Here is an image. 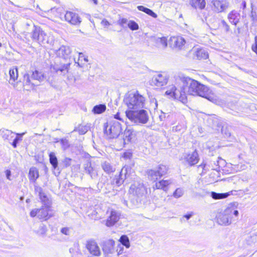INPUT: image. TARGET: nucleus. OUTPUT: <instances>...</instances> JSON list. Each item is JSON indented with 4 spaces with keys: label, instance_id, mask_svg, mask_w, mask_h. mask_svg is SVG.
Returning <instances> with one entry per match:
<instances>
[{
    "label": "nucleus",
    "instance_id": "1",
    "mask_svg": "<svg viewBox=\"0 0 257 257\" xmlns=\"http://www.w3.org/2000/svg\"><path fill=\"white\" fill-rule=\"evenodd\" d=\"M175 78L177 84L179 81H181L183 85H188V92L189 94L205 98L217 104H220L221 103V100L207 86L199 82L188 77H185L182 74L176 75Z\"/></svg>",
    "mask_w": 257,
    "mask_h": 257
},
{
    "label": "nucleus",
    "instance_id": "2",
    "mask_svg": "<svg viewBox=\"0 0 257 257\" xmlns=\"http://www.w3.org/2000/svg\"><path fill=\"white\" fill-rule=\"evenodd\" d=\"M238 211L232 204H230L224 210L219 212L217 216V222L221 225L227 226L231 224L232 221L236 220Z\"/></svg>",
    "mask_w": 257,
    "mask_h": 257
},
{
    "label": "nucleus",
    "instance_id": "3",
    "mask_svg": "<svg viewBox=\"0 0 257 257\" xmlns=\"http://www.w3.org/2000/svg\"><path fill=\"white\" fill-rule=\"evenodd\" d=\"M123 102L128 110H135L144 107L145 98L138 91L131 92L125 95Z\"/></svg>",
    "mask_w": 257,
    "mask_h": 257
},
{
    "label": "nucleus",
    "instance_id": "4",
    "mask_svg": "<svg viewBox=\"0 0 257 257\" xmlns=\"http://www.w3.org/2000/svg\"><path fill=\"white\" fill-rule=\"evenodd\" d=\"M184 86L181 81H179L177 84L175 79V84L169 85L167 87L165 94L170 98L179 100L185 103L187 102V96L184 90Z\"/></svg>",
    "mask_w": 257,
    "mask_h": 257
},
{
    "label": "nucleus",
    "instance_id": "5",
    "mask_svg": "<svg viewBox=\"0 0 257 257\" xmlns=\"http://www.w3.org/2000/svg\"><path fill=\"white\" fill-rule=\"evenodd\" d=\"M126 117L137 125L144 124L148 122L149 115L148 111L142 108L125 111Z\"/></svg>",
    "mask_w": 257,
    "mask_h": 257
},
{
    "label": "nucleus",
    "instance_id": "6",
    "mask_svg": "<svg viewBox=\"0 0 257 257\" xmlns=\"http://www.w3.org/2000/svg\"><path fill=\"white\" fill-rule=\"evenodd\" d=\"M31 38L33 41L42 44L52 45L54 42V37L52 33H47L40 27L35 26H34Z\"/></svg>",
    "mask_w": 257,
    "mask_h": 257
},
{
    "label": "nucleus",
    "instance_id": "7",
    "mask_svg": "<svg viewBox=\"0 0 257 257\" xmlns=\"http://www.w3.org/2000/svg\"><path fill=\"white\" fill-rule=\"evenodd\" d=\"M121 131V124L116 120H112L104 126V134L109 139L117 138Z\"/></svg>",
    "mask_w": 257,
    "mask_h": 257
},
{
    "label": "nucleus",
    "instance_id": "8",
    "mask_svg": "<svg viewBox=\"0 0 257 257\" xmlns=\"http://www.w3.org/2000/svg\"><path fill=\"white\" fill-rule=\"evenodd\" d=\"M131 194L138 197H142L147 193V189L141 181L135 182L130 188Z\"/></svg>",
    "mask_w": 257,
    "mask_h": 257
},
{
    "label": "nucleus",
    "instance_id": "9",
    "mask_svg": "<svg viewBox=\"0 0 257 257\" xmlns=\"http://www.w3.org/2000/svg\"><path fill=\"white\" fill-rule=\"evenodd\" d=\"M168 80L169 77L165 73H158L153 76L150 84L153 86L161 88L167 84Z\"/></svg>",
    "mask_w": 257,
    "mask_h": 257
},
{
    "label": "nucleus",
    "instance_id": "10",
    "mask_svg": "<svg viewBox=\"0 0 257 257\" xmlns=\"http://www.w3.org/2000/svg\"><path fill=\"white\" fill-rule=\"evenodd\" d=\"M10 79L9 83L17 90H20L22 89V83L21 81H17L18 78V71L16 67H13L9 71Z\"/></svg>",
    "mask_w": 257,
    "mask_h": 257
},
{
    "label": "nucleus",
    "instance_id": "11",
    "mask_svg": "<svg viewBox=\"0 0 257 257\" xmlns=\"http://www.w3.org/2000/svg\"><path fill=\"white\" fill-rule=\"evenodd\" d=\"M169 43L173 48L181 50L184 48L186 40L182 36H173L170 38Z\"/></svg>",
    "mask_w": 257,
    "mask_h": 257
},
{
    "label": "nucleus",
    "instance_id": "12",
    "mask_svg": "<svg viewBox=\"0 0 257 257\" xmlns=\"http://www.w3.org/2000/svg\"><path fill=\"white\" fill-rule=\"evenodd\" d=\"M86 247L90 253L93 256H100L101 251L100 248L94 240H90L88 241L87 242Z\"/></svg>",
    "mask_w": 257,
    "mask_h": 257
},
{
    "label": "nucleus",
    "instance_id": "13",
    "mask_svg": "<svg viewBox=\"0 0 257 257\" xmlns=\"http://www.w3.org/2000/svg\"><path fill=\"white\" fill-rule=\"evenodd\" d=\"M213 9L216 12H224L229 6V3L226 1L214 0L212 1Z\"/></svg>",
    "mask_w": 257,
    "mask_h": 257
},
{
    "label": "nucleus",
    "instance_id": "14",
    "mask_svg": "<svg viewBox=\"0 0 257 257\" xmlns=\"http://www.w3.org/2000/svg\"><path fill=\"white\" fill-rule=\"evenodd\" d=\"M184 159L190 166H193L196 164L199 160L198 154L196 151L191 153L185 154L184 156Z\"/></svg>",
    "mask_w": 257,
    "mask_h": 257
},
{
    "label": "nucleus",
    "instance_id": "15",
    "mask_svg": "<svg viewBox=\"0 0 257 257\" xmlns=\"http://www.w3.org/2000/svg\"><path fill=\"white\" fill-rule=\"evenodd\" d=\"M66 21L72 25H77L80 23V18L78 15L72 12H67L64 15Z\"/></svg>",
    "mask_w": 257,
    "mask_h": 257
},
{
    "label": "nucleus",
    "instance_id": "16",
    "mask_svg": "<svg viewBox=\"0 0 257 257\" xmlns=\"http://www.w3.org/2000/svg\"><path fill=\"white\" fill-rule=\"evenodd\" d=\"M173 183L172 179L162 180L156 183L153 186L154 189H162L164 191L167 192L168 190L170 185Z\"/></svg>",
    "mask_w": 257,
    "mask_h": 257
},
{
    "label": "nucleus",
    "instance_id": "17",
    "mask_svg": "<svg viewBox=\"0 0 257 257\" xmlns=\"http://www.w3.org/2000/svg\"><path fill=\"white\" fill-rule=\"evenodd\" d=\"M119 219V213L115 210H111L110 214L106 221L105 225L108 227L112 226L118 221Z\"/></svg>",
    "mask_w": 257,
    "mask_h": 257
},
{
    "label": "nucleus",
    "instance_id": "18",
    "mask_svg": "<svg viewBox=\"0 0 257 257\" xmlns=\"http://www.w3.org/2000/svg\"><path fill=\"white\" fill-rule=\"evenodd\" d=\"M84 168L86 171V173L88 174L92 179H95L97 177V170L92 166L91 162L87 161L84 164Z\"/></svg>",
    "mask_w": 257,
    "mask_h": 257
},
{
    "label": "nucleus",
    "instance_id": "19",
    "mask_svg": "<svg viewBox=\"0 0 257 257\" xmlns=\"http://www.w3.org/2000/svg\"><path fill=\"white\" fill-rule=\"evenodd\" d=\"M71 53L70 48L67 46H62L57 51V55L64 59H67L69 57Z\"/></svg>",
    "mask_w": 257,
    "mask_h": 257
},
{
    "label": "nucleus",
    "instance_id": "20",
    "mask_svg": "<svg viewBox=\"0 0 257 257\" xmlns=\"http://www.w3.org/2000/svg\"><path fill=\"white\" fill-rule=\"evenodd\" d=\"M50 211V206L46 205L43 206L42 208L38 209V218L40 219L47 220L49 217V211Z\"/></svg>",
    "mask_w": 257,
    "mask_h": 257
},
{
    "label": "nucleus",
    "instance_id": "21",
    "mask_svg": "<svg viewBox=\"0 0 257 257\" xmlns=\"http://www.w3.org/2000/svg\"><path fill=\"white\" fill-rule=\"evenodd\" d=\"M155 45L160 49H165L167 46V41L166 37H155L153 39Z\"/></svg>",
    "mask_w": 257,
    "mask_h": 257
},
{
    "label": "nucleus",
    "instance_id": "22",
    "mask_svg": "<svg viewBox=\"0 0 257 257\" xmlns=\"http://www.w3.org/2000/svg\"><path fill=\"white\" fill-rule=\"evenodd\" d=\"M114 244V241L112 240H109L105 242L102 248L103 251L105 254L108 255L112 253L113 252Z\"/></svg>",
    "mask_w": 257,
    "mask_h": 257
},
{
    "label": "nucleus",
    "instance_id": "23",
    "mask_svg": "<svg viewBox=\"0 0 257 257\" xmlns=\"http://www.w3.org/2000/svg\"><path fill=\"white\" fill-rule=\"evenodd\" d=\"M24 89L26 90H29L34 88V85L31 82L29 75L28 74H25L24 75L23 84H22Z\"/></svg>",
    "mask_w": 257,
    "mask_h": 257
},
{
    "label": "nucleus",
    "instance_id": "24",
    "mask_svg": "<svg viewBox=\"0 0 257 257\" xmlns=\"http://www.w3.org/2000/svg\"><path fill=\"white\" fill-rule=\"evenodd\" d=\"M193 51L194 57L198 59H206L208 58V53L204 49L195 48Z\"/></svg>",
    "mask_w": 257,
    "mask_h": 257
},
{
    "label": "nucleus",
    "instance_id": "25",
    "mask_svg": "<svg viewBox=\"0 0 257 257\" xmlns=\"http://www.w3.org/2000/svg\"><path fill=\"white\" fill-rule=\"evenodd\" d=\"M190 5L195 9L203 10L206 6L205 0H190Z\"/></svg>",
    "mask_w": 257,
    "mask_h": 257
},
{
    "label": "nucleus",
    "instance_id": "26",
    "mask_svg": "<svg viewBox=\"0 0 257 257\" xmlns=\"http://www.w3.org/2000/svg\"><path fill=\"white\" fill-rule=\"evenodd\" d=\"M135 133L132 129L126 128L123 134L124 142L125 143L131 142L135 138Z\"/></svg>",
    "mask_w": 257,
    "mask_h": 257
},
{
    "label": "nucleus",
    "instance_id": "27",
    "mask_svg": "<svg viewBox=\"0 0 257 257\" xmlns=\"http://www.w3.org/2000/svg\"><path fill=\"white\" fill-rule=\"evenodd\" d=\"M131 168L128 166H124L122 169L119 174V179L116 182L117 184L122 183L124 180L125 179L128 175V173L131 172Z\"/></svg>",
    "mask_w": 257,
    "mask_h": 257
},
{
    "label": "nucleus",
    "instance_id": "28",
    "mask_svg": "<svg viewBox=\"0 0 257 257\" xmlns=\"http://www.w3.org/2000/svg\"><path fill=\"white\" fill-rule=\"evenodd\" d=\"M228 19L231 24L236 25L239 22L240 15L237 12L232 11L228 15Z\"/></svg>",
    "mask_w": 257,
    "mask_h": 257
},
{
    "label": "nucleus",
    "instance_id": "29",
    "mask_svg": "<svg viewBox=\"0 0 257 257\" xmlns=\"http://www.w3.org/2000/svg\"><path fill=\"white\" fill-rule=\"evenodd\" d=\"M70 63L64 64L63 65L55 64L53 66V69L56 72H60L63 74L67 73L69 70Z\"/></svg>",
    "mask_w": 257,
    "mask_h": 257
},
{
    "label": "nucleus",
    "instance_id": "30",
    "mask_svg": "<svg viewBox=\"0 0 257 257\" xmlns=\"http://www.w3.org/2000/svg\"><path fill=\"white\" fill-rule=\"evenodd\" d=\"M28 176L30 181L35 182L39 176L38 169L35 167L31 168Z\"/></svg>",
    "mask_w": 257,
    "mask_h": 257
},
{
    "label": "nucleus",
    "instance_id": "31",
    "mask_svg": "<svg viewBox=\"0 0 257 257\" xmlns=\"http://www.w3.org/2000/svg\"><path fill=\"white\" fill-rule=\"evenodd\" d=\"M101 167L103 171L107 174L112 173L115 171V168L113 167L109 163L104 162L101 164Z\"/></svg>",
    "mask_w": 257,
    "mask_h": 257
},
{
    "label": "nucleus",
    "instance_id": "32",
    "mask_svg": "<svg viewBox=\"0 0 257 257\" xmlns=\"http://www.w3.org/2000/svg\"><path fill=\"white\" fill-rule=\"evenodd\" d=\"M158 173V171L156 168L150 170L148 171V177L152 180L156 181L158 179L159 177H161L160 175Z\"/></svg>",
    "mask_w": 257,
    "mask_h": 257
},
{
    "label": "nucleus",
    "instance_id": "33",
    "mask_svg": "<svg viewBox=\"0 0 257 257\" xmlns=\"http://www.w3.org/2000/svg\"><path fill=\"white\" fill-rule=\"evenodd\" d=\"M32 78L35 80H38L41 82L44 79V75L41 72L37 70L32 71Z\"/></svg>",
    "mask_w": 257,
    "mask_h": 257
},
{
    "label": "nucleus",
    "instance_id": "34",
    "mask_svg": "<svg viewBox=\"0 0 257 257\" xmlns=\"http://www.w3.org/2000/svg\"><path fill=\"white\" fill-rule=\"evenodd\" d=\"M186 127V123L185 122H182L180 123H178V124L176 126H173L172 131L173 133L184 132L185 131Z\"/></svg>",
    "mask_w": 257,
    "mask_h": 257
},
{
    "label": "nucleus",
    "instance_id": "35",
    "mask_svg": "<svg viewBox=\"0 0 257 257\" xmlns=\"http://www.w3.org/2000/svg\"><path fill=\"white\" fill-rule=\"evenodd\" d=\"M137 8L139 11L144 12L154 18H156L157 17V15L153 12V11L143 6H139Z\"/></svg>",
    "mask_w": 257,
    "mask_h": 257
},
{
    "label": "nucleus",
    "instance_id": "36",
    "mask_svg": "<svg viewBox=\"0 0 257 257\" xmlns=\"http://www.w3.org/2000/svg\"><path fill=\"white\" fill-rule=\"evenodd\" d=\"M39 196L41 201L44 203V205L50 206V201L47 196L42 191L41 188H39Z\"/></svg>",
    "mask_w": 257,
    "mask_h": 257
},
{
    "label": "nucleus",
    "instance_id": "37",
    "mask_svg": "<svg viewBox=\"0 0 257 257\" xmlns=\"http://www.w3.org/2000/svg\"><path fill=\"white\" fill-rule=\"evenodd\" d=\"M106 109V106L104 104H99L94 106L93 112L95 114H100L103 112Z\"/></svg>",
    "mask_w": 257,
    "mask_h": 257
},
{
    "label": "nucleus",
    "instance_id": "38",
    "mask_svg": "<svg viewBox=\"0 0 257 257\" xmlns=\"http://www.w3.org/2000/svg\"><path fill=\"white\" fill-rule=\"evenodd\" d=\"M50 162L54 168H56L58 165L57 159L55 154L53 152H51L49 154Z\"/></svg>",
    "mask_w": 257,
    "mask_h": 257
},
{
    "label": "nucleus",
    "instance_id": "39",
    "mask_svg": "<svg viewBox=\"0 0 257 257\" xmlns=\"http://www.w3.org/2000/svg\"><path fill=\"white\" fill-rule=\"evenodd\" d=\"M78 62L77 63L79 67H82L84 64L82 61H84L85 62H87L88 61V57L87 56H85L82 53H78Z\"/></svg>",
    "mask_w": 257,
    "mask_h": 257
},
{
    "label": "nucleus",
    "instance_id": "40",
    "mask_svg": "<svg viewBox=\"0 0 257 257\" xmlns=\"http://www.w3.org/2000/svg\"><path fill=\"white\" fill-rule=\"evenodd\" d=\"M120 243L126 248H129L130 246V240L126 235H122L119 239Z\"/></svg>",
    "mask_w": 257,
    "mask_h": 257
},
{
    "label": "nucleus",
    "instance_id": "41",
    "mask_svg": "<svg viewBox=\"0 0 257 257\" xmlns=\"http://www.w3.org/2000/svg\"><path fill=\"white\" fill-rule=\"evenodd\" d=\"M156 169L158 171V173L160 174L161 177L167 173L168 168L165 165H160L156 168Z\"/></svg>",
    "mask_w": 257,
    "mask_h": 257
},
{
    "label": "nucleus",
    "instance_id": "42",
    "mask_svg": "<svg viewBox=\"0 0 257 257\" xmlns=\"http://www.w3.org/2000/svg\"><path fill=\"white\" fill-rule=\"evenodd\" d=\"M228 196L227 193H217L216 192H211V197L214 199H220L225 198Z\"/></svg>",
    "mask_w": 257,
    "mask_h": 257
},
{
    "label": "nucleus",
    "instance_id": "43",
    "mask_svg": "<svg viewBox=\"0 0 257 257\" xmlns=\"http://www.w3.org/2000/svg\"><path fill=\"white\" fill-rule=\"evenodd\" d=\"M26 134V133H23L22 134L16 133V138L14 139L12 143V146L14 148H16L17 146V144L19 141H22V137Z\"/></svg>",
    "mask_w": 257,
    "mask_h": 257
},
{
    "label": "nucleus",
    "instance_id": "44",
    "mask_svg": "<svg viewBox=\"0 0 257 257\" xmlns=\"http://www.w3.org/2000/svg\"><path fill=\"white\" fill-rule=\"evenodd\" d=\"M246 241L248 244L257 242V232L251 234L246 238Z\"/></svg>",
    "mask_w": 257,
    "mask_h": 257
},
{
    "label": "nucleus",
    "instance_id": "45",
    "mask_svg": "<svg viewBox=\"0 0 257 257\" xmlns=\"http://www.w3.org/2000/svg\"><path fill=\"white\" fill-rule=\"evenodd\" d=\"M184 189L182 188H178L173 193V196L176 198L181 197L184 194Z\"/></svg>",
    "mask_w": 257,
    "mask_h": 257
},
{
    "label": "nucleus",
    "instance_id": "46",
    "mask_svg": "<svg viewBox=\"0 0 257 257\" xmlns=\"http://www.w3.org/2000/svg\"><path fill=\"white\" fill-rule=\"evenodd\" d=\"M89 126L88 125H79L77 128V131L80 135H84L88 132Z\"/></svg>",
    "mask_w": 257,
    "mask_h": 257
},
{
    "label": "nucleus",
    "instance_id": "47",
    "mask_svg": "<svg viewBox=\"0 0 257 257\" xmlns=\"http://www.w3.org/2000/svg\"><path fill=\"white\" fill-rule=\"evenodd\" d=\"M127 26L131 30L133 31L137 30L139 29L138 24L133 21H129L127 23Z\"/></svg>",
    "mask_w": 257,
    "mask_h": 257
},
{
    "label": "nucleus",
    "instance_id": "48",
    "mask_svg": "<svg viewBox=\"0 0 257 257\" xmlns=\"http://www.w3.org/2000/svg\"><path fill=\"white\" fill-rule=\"evenodd\" d=\"M46 226L44 224H41L38 230L37 231V233L40 235H44L46 234Z\"/></svg>",
    "mask_w": 257,
    "mask_h": 257
},
{
    "label": "nucleus",
    "instance_id": "49",
    "mask_svg": "<svg viewBox=\"0 0 257 257\" xmlns=\"http://www.w3.org/2000/svg\"><path fill=\"white\" fill-rule=\"evenodd\" d=\"M13 134H14V133L13 132H12L11 131L7 130L3 132V138L4 140H9V136H10L11 135H12Z\"/></svg>",
    "mask_w": 257,
    "mask_h": 257
},
{
    "label": "nucleus",
    "instance_id": "50",
    "mask_svg": "<svg viewBox=\"0 0 257 257\" xmlns=\"http://www.w3.org/2000/svg\"><path fill=\"white\" fill-rule=\"evenodd\" d=\"M128 21L127 20V19H125V18H120L118 21H117V24L119 25V26H120L121 27H123V28H124V25L125 24H127Z\"/></svg>",
    "mask_w": 257,
    "mask_h": 257
},
{
    "label": "nucleus",
    "instance_id": "51",
    "mask_svg": "<svg viewBox=\"0 0 257 257\" xmlns=\"http://www.w3.org/2000/svg\"><path fill=\"white\" fill-rule=\"evenodd\" d=\"M60 142L63 149L65 150L68 148L69 145L67 140L65 139H62L60 140Z\"/></svg>",
    "mask_w": 257,
    "mask_h": 257
},
{
    "label": "nucleus",
    "instance_id": "52",
    "mask_svg": "<svg viewBox=\"0 0 257 257\" xmlns=\"http://www.w3.org/2000/svg\"><path fill=\"white\" fill-rule=\"evenodd\" d=\"M222 133L227 138L230 137L231 133L229 131L227 127H222L221 129Z\"/></svg>",
    "mask_w": 257,
    "mask_h": 257
},
{
    "label": "nucleus",
    "instance_id": "53",
    "mask_svg": "<svg viewBox=\"0 0 257 257\" xmlns=\"http://www.w3.org/2000/svg\"><path fill=\"white\" fill-rule=\"evenodd\" d=\"M5 175H6V177L7 178V179L10 181H11L12 180V173H11V171L9 169H7L5 171Z\"/></svg>",
    "mask_w": 257,
    "mask_h": 257
},
{
    "label": "nucleus",
    "instance_id": "54",
    "mask_svg": "<svg viewBox=\"0 0 257 257\" xmlns=\"http://www.w3.org/2000/svg\"><path fill=\"white\" fill-rule=\"evenodd\" d=\"M251 49L257 54V36L254 38V43L252 45Z\"/></svg>",
    "mask_w": 257,
    "mask_h": 257
},
{
    "label": "nucleus",
    "instance_id": "55",
    "mask_svg": "<svg viewBox=\"0 0 257 257\" xmlns=\"http://www.w3.org/2000/svg\"><path fill=\"white\" fill-rule=\"evenodd\" d=\"M221 25L222 26L223 28L226 32H228L229 30V27L228 24L226 23L224 20L221 21Z\"/></svg>",
    "mask_w": 257,
    "mask_h": 257
},
{
    "label": "nucleus",
    "instance_id": "56",
    "mask_svg": "<svg viewBox=\"0 0 257 257\" xmlns=\"http://www.w3.org/2000/svg\"><path fill=\"white\" fill-rule=\"evenodd\" d=\"M61 232L62 233H63L64 234L69 235L70 229L68 227H64L61 229Z\"/></svg>",
    "mask_w": 257,
    "mask_h": 257
},
{
    "label": "nucleus",
    "instance_id": "57",
    "mask_svg": "<svg viewBox=\"0 0 257 257\" xmlns=\"http://www.w3.org/2000/svg\"><path fill=\"white\" fill-rule=\"evenodd\" d=\"M38 209H34L30 212V216L34 217L37 215L38 217Z\"/></svg>",
    "mask_w": 257,
    "mask_h": 257
},
{
    "label": "nucleus",
    "instance_id": "58",
    "mask_svg": "<svg viewBox=\"0 0 257 257\" xmlns=\"http://www.w3.org/2000/svg\"><path fill=\"white\" fill-rule=\"evenodd\" d=\"M101 24L104 28H108L110 25V24L105 19H103Z\"/></svg>",
    "mask_w": 257,
    "mask_h": 257
},
{
    "label": "nucleus",
    "instance_id": "59",
    "mask_svg": "<svg viewBox=\"0 0 257 257\" xmlns=\"http://www.w3.org/2000/svg\"><path fill=\"white\" fill-rule=\"evenodd\" d=\"M193 214V213L192 212L190 214L184 215L183 217H185L187 220H189L192 216Z\"/></svg>",
    "mask_w": 257,
    "mask_h": 257
},
{
    "label": "nucleus",
    "instance_id": "60",
    "mask_svg": "<svg viewBox=\"0 0 257 257\" xmlns=\"http://www.w3.org/2000/svg\"><path fill=\"white\" fill-rule=\"evenodd\" d=\"M114 118L120 120H122V119L121 118H120V114L118 112L114 115Z\"/></svg>",
    "mask_w": 257,
    "mask_h": 257
},
{
    "label": "nucleus",
    "instance_id": "61",
    "mask_svg": "<svg viewBox=\"0 0 257 257\" xmlns=\"http://www.w3.org/2000/svg\"><path fill=\"white\" fill-rule=\"evenodd\" d=\"M217 163L219 166L220 165V164L223 165L225 163V161L224 160L222 159H219V160L217 161Z\"/></svg>",
    "mask_w": 257,
    "mask_h": 257
},
{
    "label": "nucleus",
    "instance_id": "62",
    "mask_svg": "<svg viewBox=\"0 0 257 257\" xmlns=\"http://www.w3.org/2000/svg\"><path fill=\"white\" fill-rule=\"evenodd\" d=\"M130 156H131V154L130 153H125L123 154V158H124L125 159H128V158H130Z\"/></svg>",
    "mask_w": 257,
    "mask_h": 257
},
{
    "label": "nucleus",
    "instance_id": "63",
    "mask_svg": "<svg viewBox=\"0 0 257 257\" xmlns=\"http://www.w3.org/2000/svg\"><path fill=\"white\" fill-rule=\"evenodd\" d=\"M90 2H93L95 5H97L98 4L97 0H90Z\"/></svg>",
    "mask_w": 257,
    "mask_h": 257
},
{
    "label": "nucleus",
    "instance_id": "64",
    "mask_svg": "<svg viewBox=\"0 0 257 257\" xmlns=\"http://www.w3.org/2000/svg\"><path fill=\"white\" fill-rule=\"evenodd\" d=\"M122 253V250L121 249H120L118 251V254H120Z\"/></svg>",
    "mask_w": 257,
    "mask_h": 257
}]
</instances>
